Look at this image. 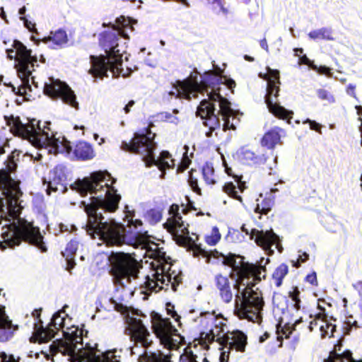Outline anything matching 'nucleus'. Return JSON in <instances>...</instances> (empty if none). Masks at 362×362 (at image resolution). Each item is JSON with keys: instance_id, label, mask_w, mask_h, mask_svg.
<instances>
[{"instance_id": "obj_40", "label": "nucleus", "mask_w": 362, "mask_h": 362, "mask_svg": "<svg viewBox=\"0 0 362 362\" xmlns=\"http://www.w3.org/2000/svg\"><path fill=\"white\" fill-rule=\"evenodd\" d=\"M174 239L175 240L177 244L180 246L187 247L189 248L191 243L192 242V238L189 236V235H185L180 232L175 231L174 233H171Z\"/></svg>"}, {"instance_id": "obj_4", "label": "nucleus", "mask_w": 362, "mask_h": 362, "mask_svg": "<svg viewBox=\"0 0 362 362\" xmlns=\"http://www.w3.org/2000/svg\"><path fill=\"white\" fill-rule=\"evenodd\" d=\"M119 40V33L115 31L105 30L100 34L99 45L106 54L90 57L91 68L89 73L93 76L103 78L107 76L108 70L116 76L122 74V54L118 48Z\"/></svg>"}, {"instance_id": "obj_30", "label": "nucleus", "mask_w": 362, "mask_h": 362, "mask_svg": "<svg viewBox=\"0 0 362 362\" xmlns=\"http://www.w3.org/2000/svg\"><path fill=\"white\" fill-rule=\"evenodd\" d=\"M18 44L21 45L23 47H24L25 48L26 51H28V53L30 55L29 57L30 58V59H28V61L30 62V65L32 64L33 66H35V64H37V57L32 55V50L28 49L21 42H20L17 40H13V42L12 45L13 48L7 49L6 53H7V57L9 59H14L17 62V64L16 65L17 71H18V69H19V61H20Z\"/></svg>"}, {"instance_id": "obj_17", "label": "nucleus", "mask_w": 362, "mask_h": 362, "mask_svg": "<svg viewBox=\"0 0 362 362\" xmlns=\"http://www.w3.org/2000/svg\"><path fill=\"white\" fill-rule=\"evenodd\" d=\"M20 153L19 151H13L5 160L6 168L0 170V189L6 196L11 195L19 189L18 182L11 178V173L16 170Z\"/></svg>"}, {"instance_id": "obj_29", "label": "nucleus", "mask_w": 362, "mask_h": 362, "mask_svg": "<svg viewBox=\"0 0 362 362\" xmlns=\"http://www.w3.org/2000/svg\"><path fill=\"white\" fill-rule=\"evenodd\" d=\"M164 227L170 232H180L185 235H189L188 224L185 225L182 217L180 213L168 218L167 222L164 224Z\"/></svg>"}, {"instance_id": "obj_61", "label": "nucleus", "mask_w": 362, "mask_h": 362, "mask_svg": "<svg viewBox=\"0 0 362 362\" xmlns=\"http://www.w3.org/2000/svg\"><path fill=\"white\" fill-rule=\"evenodd\" d=\"M66 260V269L68 271H71L76 265V263H75V261H74V257H64Z\"/></svg>"}, {"instance_id": "obj_62", "label": "nucleus", "mask_w": 362, "mask_h": 362, "mask_svg": "<svg viewBox=\"0 0 362 362\" xmlns=\"http://www.w3.org/2000/svg\"><path fill=\"white\" fill-rule=\"evenodd\" d=\"M180 206L177 204H173L168 211L169 214L172 216L179 213Z\"/></svg>"}, {"instance_id": "obj_45", "label": "nucleus", "mask_w": 362, "mask_h": 362, "mask_svg": "<svg viewBox=\"0 0 362 362\" xmlns=\"http://www.w3.org/2000/svg\"><path fill=\"white\" fill-rule=\"evenodd\" d=\"M78 242L74 239L71 240L66 245L64 252H62L63 257H74L76 252L78 250Z\"/></svg>"}, {"instance_id": "obj_5", "label": "nucleus", "mask_w": 362, "mask_h": 362, "mask_svg": "<svg viewBox=\"0 0 362 362\" xmlns=\"http://www.w3.org/2000/svg\"><path fill=\"white\" fill-rule=\"evenodd\" d=\"M156 134L150 128H144L140 132H136L129 142L122 141L121 148L125 151L139 154L146 167L156 165L162 171L161 177L165 174L166 169L173 168L175 160L168 151H163L158 159L155 158L154 151L156 143L154 141Z\"/></svg>"}, {"instance_id": "obj_63", "label": "nucleus", "mask_w": 362, "mask_h": 362, "mask_svg": "<svg viewBox=\"0 0 362 362\" xmlns=\"http://www.w3.org/2000/svg\"><path fill=\"white\" fill-rule=\"evenodd\" d=\"M235 181L238 183V189L240 190V192H243L246 188L245 182H242L240 180V177L238 176H235Z\"/></svg>"}, {"instance_id": "obj_43", "label": "nucleus", "mask_w": 362, "mask_h": 362, "mask_svg": "<svg viewBox=\"0 0 362 362\" xmlns=\"http://www.w3.org/2000/svg\"><path fill=\"white\" fill-rule=\"evenodd\" d=\"M267 73L262 74L260 73L259 74V77L266 80L267 83L269 82H279V79L280 78V74L277 69H272L269 67L267 68Z\"/></svg>"}, {"instance_id": "obj_23", "label": "nucleus", "mask_w": 362, "mask_h": 362, "mask_svg": "<svg viewBox=\"0 0 362 362\" xmlns=\"http://www.w3.org/2000/svg\"><path fill=\"white\" fill-rule=\"evenodd\" d=\"M66 168L62 165H56L49 171L48 178L43 179V184L47 185V194H50L51 192L58 190L65 192L66 190Z\"/></svg>"}, {"instance_id": "obj_37", "label": "nucleus", "mask_w": 362, "mask_h": 362, "mask_svg": "<svg viewBox=\"0 0 362 362\" xmlns=\"http://www.w3.org/2000/svg\"><path fill=\"white\" fill-rule=\"evenodd\" d=\"M216 285L220 291V294H231L230 282L227 276L218 274L216 276Z\"/></svg>"}, {"instance_id": "obj_48", "label": "nucleus", "mask_w": 362, "mask_h": 362, "mask_svg": "<svg viewBox=\"0 0 362 362\" xmlns=\"http://www.w3.org/2000/svg\"><path fill=\"white\" fill-rule=\"evenodd\" d=\"M317 95L321 100H325L328 103H335V98L333 94L325 88L317 89Z\"/></svg>"}, {"instance_id": "obj_35", "label": "nucleus", "mask_w": 362, "mask_h": 362, "mask_svg": "<svg viewBox=\"0 0 362 362\" xmlns=\"http://www.w3.org/2000/svg\"><path fill=\"white\" fill-rule=\"evenodd\" d=\"M45 40L52 41L54 45L62 47L68 42V37L65 30L59 29L54 33L52 32L50 35L47 39H45Z\"/></svg>"}, {"instance_id": "obj_51", "label": "nucleus", "mask_w": 362, "mask_h": 362, "mask_svg": "<svg viewBox=\"0 0 362 362\" xmlns=\"http://www.w3.org/2000/svg\"><path fill=\"white\" fill-rule=\"evenodd\" d=\"M312 69L317 71L320 74H325L328 77H331L332 76V73L331 71V69L326 66H320L314 64L312 66Z\"/></svg>"}, {"instance_id": "obj_10", "label": "nucleus", "mask_w": 362, "mask_h": 362, "mask_svg": "<svg viewBox=\"0 0 362 362\" xmlns=\"http://www.w3.org/2000/svg\"><path fill=\"white\" fill-rule=\"evenodd\" d=\"M223 83V77L219 73L209 71L204 74L199 83L192 77L182 81L177 80L173 84V90L169 91L168 95L176 98L189 100L192 94L195 96L197 93L208 92V90L211 89V90L208 93L209 97L212 93L221 95L220 85ZM207 100H209V98Z\"/></svg>"}, {"instance_id": "obj_59", "label": "nucleus", "mask_w": 362, "mask_h": 362, "mask_svg": "<svg viewBox=\"0 0 362 362\" xmlns=\"http://www.w3.org/2000/svg\"><path fill=\"white\" fill-rule=\"evenodd\" d=\"M199 315L202 317H204L206 319L209 320L210 321H211V322H214V321H216L215 317H214V315L213 313L200 311Z\"/></svg>"}, {"instance_id": "obj_34", "label": "nucleus", "mask_w": 362, "mask_h": 362, "mask_svg": "<svg viewBox=\"0 0 362 362\" xmlns=\"http://www.w3.org/2000/svg\"><path fill=\"white\" fill-rule=\"evenodd\" d=\"M308 37L314 40H334L332 29L328 28L312 30L308 33Z\"/></svg>"}, {"instance_id": "obj_54", "label": "nucleus", "mask_w": 362, "mask_h": 362, "mask_svg": "<svg viewBox=\"0 0 362 362\" xmlns=\"http://www.w3.org/2000/svg\"><path fill=\"white\" fill-rule=\"evenodd\" d=\"M20 19L23 21L25 26L31 32H35V24L29 21L25 16H21Z\"/></svg>"}, {"instance_id": "obj_22", "label": "nucleus", "mask_w": 362, "mask_h": 362, "mask_svg": "<svg viewBox=\"0 0 362 362\" xmlns=\"http://www.w3.org/2000/svg\"><path fill=\"white\" fill-rule=\"evenodd\" d=\"M250 239L254 240L258 246L270 255L274 252L272 250L273 245H276V248L279 252L283 250L279 236L272 230L263 231L253 228L251 230Z\"/></svg>"}, {"instance_id": "obj_28", "label": "nucleus", "mask_w": 362, "mask_h": 362, "mask_svg": "<svg viewBox=\"0 0 362 362\" xmlns=\"http://www.w3.org/2000/svg\"><path fill=\"white\" fill-rule=\"evenodd\" d=\"M73 153L78 160H88L95 157L92 145L84 141H79L75 144Z\"/></svg>"}, {"instance_id": "obj_49", "label": "nucleus", "mask_w": 362, "mask_h": 362, "mask_svg": "<svg viewBox=\"0 0 362 362\" xmlns=\"http://www.w3.org/2000/svg\"><path fill=\"white\" fill-rule=\"evenodd\" d=\"M144 285L146 290L141 291L140 294H150L149 293H148V291L150 292L157 293L161 288V286L158 287V285L156 281L150 279H148L147 281L144 282Z\"/></svg>"}, {"instance_id": "obj_3", "label": "nucleus", "mask_w": 362, "mask_h": 362, "mask_svg": "<svg viewBox=\"0 0 362 362\" xmlns=\"http://www.w3.org/2000/svg\"><path fill=\"white\" fill-rule=\"evenodd\" d=\"M87 222L85 226L86 231L92 238L96 237L102 240L107 245L119 246L124 243L132 245L142 243L148 237L146 230H138L131 233L132 236L128 238L126 235L125 227L115 220L106 221L103 216L95 217L93 215V209H88Z\"/></svg>"}, {"instance_id": "obj_38", "label": "nucleus", "mask_w": 362, "mask_h": 362, "mask_svg": "<svg viewBox=\"0 0 362 362\" xmlns=\"http://www.w3.org/2000/svg\"><path fill=\"white\" fill-rule=\"evenodd\" d=\"M288 267L286 264H280L272 274V279L275 281L276 286H280L283 279L287 275Z\"/></svg>"}, {"instance_id": "obj_12", "label": "nucleus", "mask_w": 362, "mask_h": 362, "mask_svg": "<svg viewBox=\"0 0 362 362\" xmlns=\"http://www.w3.org/2000/svg\"><path fill=\"white\" fill-rule=\"evenodd\" d=\"M273 304L274 308L273 313L276 317L282 313L284 317L279 316L278 322L276 325V334L278 341H281L284 338H288L291 334L294 326H297L302 320L301 317L295 321L291 325L290 322L284 320L287 315L293 311H298L300 308V300L299 296H273Z\"/></svg>"}, {"instance_id": "obj_9", "label": "nucleus", "mask_w": 362, "mask_h": 362, "mask_svg": "<svg viewBox=\"0 0 362 362\" xmlns=\"http://www.w3.org/2000/svg\"><path fill=\"white\" fill-rule=\"evenodd\" d=\"M1 236L3 241H0V248L2 250L7 247L13 248L18 246L23 241L35 246L42 252L47 250L40 228L34 226L33 223L19 216L16 218V221H13L9 225L7 230L4 232Z\"/></svg>"}, {"instance_id": "obj_20", "label": "nucleus", "mask_w": 362, "mask_h": 362, "mask_svg": "<svg viewBox=\"0 0 362 362\" xmlns=\"http://www.w3.org/2000/svg\"><path fill=\"white\" fill-rule=\"evenodd\" d=\"M18 45L20 57L18 75L21 80V85H20L17 89L13 86H11L15 94L23 96L27 94V89H31L29 84V78L35 70V66H33L32 64L29 65V64H30V62L28 60L30 58L25 48L20 44Z\"/></svg>"}, {"instance_id": "obj_42", "label": "nucleus", "mask_w": 362, "mask_h": 362, "mask_svg": "<svg viewBox=\"0 0 362 362\" xmlns=\"http://www.w3.org/2000/svg\"><path fill=\"white\" fill-rule=\"evenodd\" d=\"M146 218L151 224H156L162 218V211L159 209H151L146 211Z\"/></svg>"}, {"instance_id": "obj_56", "label": "nucleus", "mask_w": 362, "mask_h": 362, "mask_svg": "<svg viewBox=\"0 0 362 362\" xmlns=\"http://www.w3.org/2000/svg\"><path fill=\"white\" fill-rule=\"evenodd\" d=\"M299 64L307 65L311 69L312 66L314 65L313 62L310 61L305 54L299 57Z\"/></svg>"}, {"instance_id": "obj_13", "label": "nucleus", "mask_w": 362, "mask_h": 362, "mask_svg": "<svg viewBox=\"0 0 362 362\" xmlns=\"http://www.w3.org/2000/svg\"><path fill=\"white\" fill-rule=\"evenodd\" d=\"M4 119L6 124L10 127V132L15 136L28 139L36 144H52L53 135L49 134L42 129L40 127V122L35 124V120L33 119L28 123L24 124L18 116L5 115Z\"/></svg>"}, {"instance_id": "obj_58", "label": "nucleus", "mask_w": 362, "mask_h": 362, "mask_svg": "<svg viewBox=\"0 0 362 362\" xmlns=\"http://www.w3.org/2000/svg\"><path fill=\"white\" fill-rule=\"evenodd\" d=\"M309 123L310 124V128L312 129V130H315L316 132H320V128H321V126L320 124L317 123L315 121H313V120H310L309 119H307L304 123Z\"/></svg>"}, {"instance_id": "obj_7", "label": "nucleus", "mask_w": 362, "mask_h": 362, "mask_svg": "<svg viewBox=\"0 0 362 362\" xmlns=\"http://www.w3.org/2000/svg\"><path fill=\"white\" fill-rule=\"evenodd\" d=\"M230 101L216 93H212L209 100H203L197 107V115L204 119V124L209 127V132L207 136H211L214 131L220 129L221 122L218 116L221 115L223 121V130L235 129L233 123L230 122V118L233 116V110L231 108Z\"/></svg>"}, {"instance_id": "obj_33", "label": "nucleus", "mask_w": 362, "mask_h": 362, "mask_svg": "<svg viewBox=\"0 0 362 362\" xmlns=\"http://www.w3.org/2000/svg\"><path fill=\"white\" fill-rule=\"evenodd\" d=\"M155 259L158 262V264L156 266V274H158V272L160 271L161 273H164L165 271L170 269V267L166 268L167 264L171 265L170 262V258L166 256V254L164 251H163V248H158L154 253Z\"/></svg>"}, {"instance_id": "obj_46", "label": "nucleus", "mask_w": 362, "mask_h": 362, "mask_svg": "<svg viewBox=\"0 0 362 362\" xmlns=\"http://www.w3.org/2000/svg\"><path fill=\"white\" fill-rule=\"evenodd\" d=\"M221 235L219 233L218 228L214 226L212 228L211 233L209 235L205 237L206 243L211 246H214L218 243L221 240Z\"/></svg>"}, {"instance_id": "obj_39", "label": "nucleus", "mask_w": 362, "mask_h": 362, "mask_svg": "<svg viewBox=\"0 0 362 362\" xmlns=\"http://www.w3.org/2000/svg\"><path fill=\"white\" fill-rule=\"evenodd\" d=\"M223 191L230 197L243 202L242 197L238 194L236 186L232 182H226L223 186Z\"/></svg>"}, {"instance_id": "obj_44", "label": "nucleus", "mask_w": 362, "mask_h": 362, "mask_svg": "<svg viewBox=\"0 0 362 362\" xmlns=\"http://www.w3.org/2000/svg\"><path fill=\"white\" fill-rule=\"evenodd\" d=\"M185 152L183 153L182 158L181 162L177 165L176 169L177 173H184L189 166L192 163L191 159L189 158L187 153L189 148L187 146H185Z\"/></svg>"}, {"instance_id": "obj_53", "label": "nucleus", "mask_w": 362, "mask_h": 362, "mask_svg": "<svg viewBox=\"0 0 362 362\" xmlns=\"http://www.w3.org/2000/svg\"><path fill=\"white\" fill-rule=\"evenodd\" d=\"M116 23L117 24V28H115V29L119 31L121 28H126L129 25V20L126 18L124 16H121L116 19ZM119 33V32H117Z\"/></svg>"}, {"instance_id": "obj_31", "label": "nucleus", "mask_w": 362, "mask_h": 362, "mask_svg": "<svg viewBox=\"0 0 362 362\" xmlns=\"http://www.w3.org/2000/svg\"><path fill=\"white\" fill-rule=\"evenodd\" d=\"M317 326H319L322 338H325L327 336L329 337L334 336V332L336 330V326L328 322L327 320L315 317L310 322L308 327L310 331H313Z\"/></svg>"}, {"instance_id": "obj_1", "label": "nucleus", "mask_w": 362, "mask_h": 362, "mask_svg": "<svg viewBox=\"0 0 362 362\" xmlns=\"http://www.w3.org/2000/svg\"><path fill=\"white\" fill-rule=\"evenodd\" d=\"M114 309L120 313L126 325L125 332L129 336L134 346L131 354L138 355L139 362H173L168 354H164L153 347V341L144 320L147 316L140 310L127 306L117 302L113 298L109 299ZM197 356L189 348H185L180 355L179 362H199Z\"/></svg>"}, {"instance_id": "obj_52", "label": "nucleus", "mask_w": 362, "mask_h": 362, "mask_svg": "<svg viewBox=\"0 0 362 362\" xmlns=\"http://www.w3.org/2000/svg\"><path fill=\"white\" fill-rule=\"evenodd\" d=\"M21 358L16 359L13 355H7L5 352H0V362H21Z\"/></svg>"}, {"instance_id": "obj_14", "label": "nucleus", "mask_w": 362, "mask_h": 362, "mask_svg": "<svg viewBox=\"0 0 362 362\" xmlns=\"http://www.w3.org/2000/svg\"><path fill=\"white\" fill-rule=\"evenodd\" d=\"M264 305L262 296H235L234 314L240 319L259 325Z\"/></svg>"}, {"instance_id": "obj_19", "label": "nucleus", "mask_w": 362, "mask_h": 362, "mask_svg": "<svg viewBox=\"0 0 362 362\" xmlns=\"http://www.w3.org/2000/svg\"><path fill=\"white\" fill-rule=\"evenodd\" d=\"M151 329L157 338L164 344H170L173 336H177V329L173 325L169 318L152 311L150 315Z\"/></svg>"}, {"instance_id": "obj_15", "label": "nucleus", "mask_w": 362, "mask_h": 362, "mask_svg": "<svg viewBox=\"0 0 362 362\" xmlns=\"http://www.w3.org/2000/svg\"><path fill=\"white\" fill-rule=\"evenodd\" d=\"M44 93L52 99H61L64 103L78 110L79 104L72 89L65 82L49 78V83H45Z\"/></svg>"}, {"instance_id": "obj_64", "label": "nucleus", "mask_w": 362, "mask_h": 362, "mask_svg": "<svg viewBox=\"0 0 362 362\" xmlns=\"http://www.w3.org/2000/svg\"><path fill=\"white\" fill-rule=\"evenodd\" d=\"M129 226H133L135 229H137L139 227H141L143 226V222L139 219L133 220L132 218L129 221Z\"/></svg>"}, {"instance_id": "obj_41", "label": "nucleus", "mask_w": 362, "mask_h": 362, "mask_svg": "<svg viewBox=\"0 0 362 362\" xmlns=\"http://www.w3.org/2000/svg\"><path fill=\"white\" fill-rule=\"evenodd\" d=\"M194 173H197V170L192 168L189 171L188 183L192 191L198 195H202V189L198 185V177L195 176Z\"/></svg>"}, {"instance_id": "obj_57", "label": "nucleus", "mask_w": 362, "mask_h": 362, "mask_svg": "<svg viewBox=\"0 0 362 362\" xmlns=\"http://www.w3.org/2000/svg\"><path fill=\"white\" fill-rule=\"evenodd\" d=\"M346 92L348 95H351L354 98H356V85L349 83L346 88Z\"/></svg>"}, {"instance_id": "obj_27", "label": "nucleus", "mask_w": 362, "mask_h": 362, "mask_svg": "<svg viewBox=\"0 0 362 362\" xmlns=\"http://www.w3.org/2000/svg\"><path fill=\"white\" fill-rule=\"evenodd\" d=\"M274 205V197L271 194L263 195L260 194L256 199V204L254 207V212L259 214V218L262 215H267Z\"/></svg>"}, {"instance_id": "obj_47", "label": "nucleus", "mask_w": 362, "mask_h": 362, "mask_svg": "<svg viewBox=\"0 0 362 362\" xmlns=\"http://www.w3.org/2000/svg\"><path fill=\"white\" fill-rule=\"evenodd\" d=\"M188 250L192 251L194 257H198L202 255L203 257H207V262H209L210 257L208 252L202 249L199 245H197L194 240L191 243Z\"/></svg>"}, {"instance_id": "obj_18", "label": "nucleus", "mask_w": 362, "mask_h": 362, "mask_svg": "<svg viewBox=\"0 0 362 362\" xmlns=\"http://www.w3.org/2000/svg\"><path fill=\"white\" fill-rule=\"evenodd\" d=\"M225 343L219 354V362H227L233 352L243 353L247 344V337L242 331L235 330L226 334Z\"/></svg>"}, {"instance_id": "obj_24", "label": "nucleus", "mask_w": 362, "mask_h": 362, "mask_svg": "<svg viewBox=\"0 0 362 362\" xmlns=\"http://www.w3.org/2000/svg\"><path fill=\"white\" fill-rule=\"evenodd\" d=\"M110 354L92 349L69 351L71 362H119V360L111 358Z\"/></svg>"}, {"instance_id": "obj_6", "label": "nucleus", "mask_w": 362, "mask_h": 362, "mask_svg": "<svg viewBox=\"0 0 362 362\" xmlns=\"http://www.w3.org/2000/svg\"><path fill=\"white\" fill-rule=\"evenodd\" d=\"M213 256L215 258L223 257L222 264L231 267L235 272L237 279L233 284L234 288L237 289L235 294H258L252 288L255 285V281L261 280V272L264 269L263 267L245 262L244 257L230 252L225 255L215 250Z\"/></svg>"}, {"instance_id": "obj_11", "label": "nucleus", "mask_w": 362, "mask_h": 362, "mask_svg": "<svg viewBox=\"0 0 362 362\" xmlns=\"http://www.w3.org/2000/svg\"><path fill=\"white\" fill-rule=\"evenodd\" d=\"M67 308L69 305H64L61 310L56 312L46 327H44L43 322L40 319L42 308L35 309L32 312L30 317L33 319V332L40 341H45L52 339L54 337L56 331L58 330H62L64 336L78 332L76 327H69V323L71 319L66 313Z\"/></svg>"}, {"instance_id": "obj_60", "label": "nucleus", "mask_w": 362, "mask_h": 362, "mask_svg": "<svg viewBox=\"0 0 362 362\" xmlns=\"http://www.w3.org/2000/svg\"><path fill=\"white\" fill-rule=\"evenodd\" d=\"M306 280L310 282L312 285H317V274L315 272H313L306 276Z\"/></svg>"}, {"instance_id": "obj_8", "label": "nucleus", "mask_w": 362, "mask_h": 362, "mask_svg": "<svg viewBox=\"0 0 362 362\" xmlns=\"http://www.w3.org/2000/svg\"><path fill=\"white\" fill-rule=\"evenodd\" d=\"M110 274L112 278L115 291L134 294L129 287L132 279H136L141 267L135 257L123 252H112L108 257Z\"/></svg>"}, {"instance_id": "obj_25", "label": "nucleus", "mask_w": 362, "mask_h": 362, "mask_svg": "<svg viewBox=\"0 0 362 362\" xmlns=\"http://www.w3.org/2000/svg\"><path fill=\"white\" fill-rule=\"evenodd\" d=\"M18 327V325L13 324L6 315L5 307L0 305V341L4 342L12 339Z\"/></svg>"}, {"instance_id": "obj_36", "label": "nucleus", "mask_w": 362, "mask_h": 362, "mask_svg": "<svg viewBox=\"0 0 362 362\" xmlns=\"http://www.w3.org/2000/svg\"><path fill=\"white\" fill-rule=\"evenodd\" d=\"M81 348H78L77 345H70V346H69L67 347H65L64 350L63 351V354L69 356V362H71V355L69 354V351H74V350L89 351V350L92 349V350H95V351H100L102 352L101 350L98 349L95 346H91L89 344H87L86 345V347H84V348L83 347V344H81ZM108 352L110 353V356H111V358L112 357V358H114L115 359H117V356L115 354V351H103V353H105V354L108 353Z\"/></svg>"}, {"instance_id": "obj_32", "label": "nucleus", "mask_w": 362, "mask_h": 362, "mask_svg": "<svg viewBox=\"0 0 362 362\" xmlns=\"http://www.w3.org/2000/svg\"><path fill=\"white\" fill-rule=\"evenodd\" d=\"M202 174L206 185H214L217 183L218 178L211 163L206 162L202 167Z\"/></svg>"}, {"instance_id": "obj_26", "label": "nucleus", "mask_w": 362, "mask_h": 362, "mask_svg": "<svg viewBox=\"0 0 362 362\" xmlns=\"http://www.w3.org/2000/svg\"><path fill=\"white\" fill-rule=\"evenodd\" d=\"M284 132V129L274 127L266 132L261 139V145L268 149H274L277 144H281V134Z\"/></svg>"}, {"instance_id": "obj_2", "label": "nucleus", "mask_w": 362, "mask_h": 362, "mask_svg": "<svg viewBox=\"0 0 362 362\" xmlns=\"http://www.w3.org/2000/svg\"><path fill=\"white\" fill-rule=\"evenodd\" d=\"M115 182V180L110 174L101 171L93 173L89 177L74 182L73 188L77 189L82 196L88 193L97 194L105 188V198H103L101 194L98 197H92L90 203L81 202L87 216L89 208L93 209V215L96 218L99 215L103 216L101 211L112 213L118 209L121 196L117 194V189L112 186Z\"/></svg>"}, {"instance_id": "obj_21", "label": "nucleus", "mask_w": 362, "mask_h": 362, "mask_svg": "<svg viewBox=\"0 0 362 362\" xmlns=\"http://www.w3.org/2000/svg\"><path fill=\"white\" fill-rule=\"evenodd\" d=\"M238 158L245 165L260 168L271 174L273 165H276L275 160L268 162L269 158L264 153H257L247 146H243L237 153Z\"/></svg>"}, {"instance_id": "obj_16", "label": "nucleus", "mask_w": 362, "mask_h": 362, "mask_svg": "<svg viewBox=\"0 0 362 362\" xmlns=\"http://www.w3.org/2000/svg\"><path fill=\"white\" fill-rule=\"evenodd\" d=\"M281 84L280 78L279 82H269L267 84V93L264 97L265 103L269 109V111L276 117L287 120L288 123H291L290 120L292 119L293 112L286 110L283 106L280 105L278 100L279 95Z\"/></svg>"}, {"instance_id": "obj_50", "label": "nucleus", "mask_w": 362, "mask_h": 362, "mask_svg": "<svg viewBox=\"0 0 362 362\" xmlns=\"http://www.w3.org/2000/svg\"><path fill=\"white\" fill-rule=\"evenodd\" d=\"M9 140L6 136L4 132L0 129V156L6 153L5 148L9 146Z\"/></svg>"}, {"instance_id": "obj_55", "label": "nucleus", "mask_w": 362, "mask_h": 362, "mask_svg": "<svg viewBox=\"0 0 362 362\" xmlns=\"http://www.w3.org/2000/svg\"><path fill=\"white\" fill-rule=\"evenodd\" d=\"M165 307H166L165 308H166V310H167V313L168 315H171L173 317H176V320H177V318L180 317L178 316V315L176 313V312L174 310L173 305H172L170 303H167L165 305Z\"/></svg>"}]
</instances>
